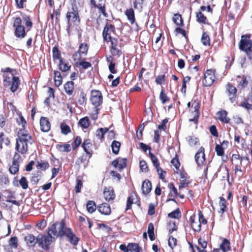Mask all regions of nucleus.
<instances>
[{
  "mask_svg": "<svg viewBox=\"0 0 252 252\" xmlns=\"http://www.w3.org/2000/svg\"><path fill=\"white\" fill-rule=\"evenodd\" d=\"M20 16L15 15L12 18V27L15 36L19 39H23L27 35V32L31 30L33 23L32 17L22 11H18Z\"/></svg>",
  "mask_w": 252,
  "mask_h": 252,
  "instance_id": "f257e3e1",
  "label": "nucleus"
},
{
  "mask_svg": "<svg viewBox=\"0 0 252 252\" xmlns=\"http://www.w3.org/2000/svg\"><path fill=\"white\" fill-rule=\"evenodd\" d=\"M49 228L56 239L66 237L68 242L73 246H76L79 241V238L73 232L72 228L67 226L65 218L54 222Z\"/></svg>",
  "mask_w": 252,
  "mask_h": 252,
  "instance_id": "f03ea898",
  "label": "nucleus"
},
{
  "mask_svg": "<svg viewBox=\"0 0 252 252\" xmlns=\"http://www.w3.org/2000/svg\"><path fill=\"white\" fill-rule=\"evenodd\" d=\"M33 139L30 133L24 128H20L17 134L14 154L26 155L28 153L29 144H32Z\"/></svg>",
  "mask_w": 252,
  "mask_h": 252,
  "instance_id": "7ed1b4c3",
  "label": "nucleus"
},
{
  "mask_svg": "<svg viewBox=\"0 0 252 252\" xmlns=\"http://www.w3.org/2000/svg\"><path fill=\"white\" fill-rule=\"evenodd\" d=\"M15 69L10 67L1 68V71L3 72V86L5 88H9L11 92L14 93L19 88L21 80L19 77L15 76L13 72Z\"/></svg>",
  "mask_w": 252,
  "mask_h": 252,
  "instance_id": "20e7f679",
  "label": "nucleus"
},
{
  "mask_svg": "<svg viewBox=\"0 0 252 252\" xmlns=\"http://www.w3.org/2000/svg\"><path fill=\"white\" fill-rule=\"evenodd\" d=\"M65 18L67 21L66 31L68 36H70L71 29L78 27L81 22L78 7L75 3H72L70 7L68 8Z\"/></svg>",
  "mask_w": 252,
  "mask_h": 252,
  "instance_id": "39448f33",
  "label": "nucleus"
},
{
  "mask_svg": "<svg viewBox=\"0 0 252 252\" xmlns=\"http://www.w3.org/2000/svg\"><path fill=\"white\" fill-rule=\"evenodd\" d=\"M231 161L232 164L235 165L234 172L235 174L238 172H242L251 163L248 157H241L238 152L232 155Z\"/></svg>",
  "mask_w": 252,
  "mask_h": 252,
  "instance_id": "423d86ee",
  "label": "nucleus"
},
{
  "mask_svg": "<svg viewBox=\"0 0 252 252\" xmlns=\"http://www.w3.org/2000/svg\"><path fill=\"white\" fill-rule=\"evenodd\" d=\"M47 235L42 234L37 235L38 246L46 252L50 250L52 243L56 240L49 227L47 229Z\"/></svg>",
  "mask_w": 252,
  "mask_h": 252,
  "instance_id": "0eeeda50",
  "label": "nucleus"
},
{
  "mask_svg": "<svg viewBox=\"0 0 252 252\" xmlns=\"http://www.w3.org/2000/svg\"><path fill=\"white\" fill-rule=\"evenodd\" d=\"M239 48L246 54L250 60L252 59V40L251 34H243L241 36Z\"/></svg>",
  "mask_w": 252,
  "mask_h": 252,
  "instance_id": "6e6552de",
  "label": "nucleus"
},
{
  "mask_svg": "<svg viewBox=\"0 0 252 252\" xmlns=\"http://www.w3.org/2000/svg\"><path fill=\"white\" fill-rule=\"evenodd\" d=\"M123 39L116 38L109 41L110 45L109 50L112 57L119 58L123 55L122 48L124 46V44L122 43Z\"/></svg>",
  "mask_w": 252,
  "mask_h": 252,
  "instance_id": "1a4fd4ad",
  "label": "nucleus"
},
{
  "mask_svg": "<svg viewBox=\"0 0 252 252\" xmlns=\"http://www.w3.org/2000/svg\"><path fill=\"white\" fill-rule=\"evenodd\" d=\"M87 100V94L83 89L76 90L73 95L69 98L71 103L81 106L86 104Z\"/></svg>",
  "mask_w": 252,
  "mask_h": 252,
  "instance_id": "9d476101",
  "label": "nucleus"
},
{
  "mask_svg": "<svg viewBox=\"0 0 252 252\" xmlns=\"http://www.w3.org/2000/svg\"><path fill=\"white\" fill-rule=\"evenodd\" d=\"M89 49V45L85 42H82L79 40V44L78 50L75 52L72 55L73 60H80L82 58L86 57Z\"/></svg>",
  "mask_w": 252,
  "mask_h": 252,
  "instance_id": "9b49d317",
  "label": "nucleus"
},
{
  "mask_svg": "<svg viewBox=\"0 0 252 252\" xmlns=\"http://www.w3.org/2000/svg\"><path fill=\"white\" fill-rule=\"evenodd\" d=\"M112 34H116V28L114 25L106 23L103 28L102 32V37L104 41L109 42L115 37L112 36Z\"/></svg>",
  "mask_w": 252,
  "mask_h": 252,
  "instance_id": "f8f14e48",
  "label": "nucleus"
},
{
  "mask_svg": "<svg viewBox=\"0 0 252 252\" xmlns=\"http://www.w3.org/2000/svg\"><path fill=\"white\" fill-rule=\"evenodd\" d=\"M215 69H207L204 74L202 83L205 87H210L216 79Z\"/></svg>",
  "mask_w": 252,
  "mask_h": 252,
  "instance_id": "ddd939ff",
  "label": "nucleus"
},
{
  "mask_svg": "<svg viewBox=\"0 0 252 252\" xmlns=\"http://www.w3.org/2000/svg\"><path fill=\"white\" fill-rule=\"evenodd\" d=\"M225 94L231 103L236 102L238 97L237 89L236 87L230 83H228L225 86Z\"/></svg>",
  "mask_w": 252,
  "mask_h": 252,
  "instance_id": "4468645a",
  "label": "nucleus"
},
{
  "mask_svg": "<svg viewBox=\"0 0 252 252\" xmlns=\"http://www.w3.org/2000/svg\"><path fill=\"white\" fill-rule=\"evenodd\" d=\"M90 101L94 108L98 107L103 103V96L99 90H93L91 93Z\"/></svg>",
  "mask_w": 252,
  "mask_h": 252,
  "instance_id": "2eb2a0df",
  "label": "nucleus"
},
{
  "mask_svg": "<svg viewBox=\"0 0 252 252\" xmlns=\"http://www.w3.org/2000/svg\"><path fill=\"white\" fill-rule=\"evenodd\" d=\"M90 6L92 9L97 8L99 13L102 14L105 17H108V14L106 11L105 2L103 0H98V1L95 0H90Z\"/></svg>",
  "mask_w": 252,
  "mask_h": 252,
  "instance_id": "dca6fc26",
  "label": "nucleus"
},
{
  "mask_svg": "<svg viewBox=\"0 0 252 252\" xmlns=\"http://www.w3.org/2000/svg\"><path fill=\"white\" fill-rule=\"evenodd\" d=\"M21 160V157L20 155H18V153L14 154L12 164L9 167V171L10 174L15 175L19 172Z\"/></svg>",
  "mask_w": 252,
  "mask_h": 252,
  "instance_id": "f3484780",
  "label": "nucleus"
},
{
  "mask_svg": "<svg viewBox=\"0 0 252 252\" xmlns=\"http://www.w3.org/2000/svg\"><path fill=\"white\" fill-rule=\"evenodd\" d=\"M26 246L29 250L33 249L37 244V236L35 237L33 234L28 233L24 238Z\"/></svg>",
  "mask_w": 252,
  "mask_h": 252,
  "instance_id": "a211bd4d",
  "label": "nucleus"
},
{
  "mask_svg": "<svg viewBox=\"0 0 252 252\" xmlns=\"http://www.w3.org/2000/svg\"><path fill=\"white\" fill-rule=\"evenodd\" d=\"M89 156L83 154L79 157L77 158L75 162V165L78 168L83 167L84 169L86 168L89 163L90 158Z\"/></svg>",
  "mask_w": 252,
  "mask_h": 252,
  "instance_id": "6ab92c4d",
  "label": "nucleus"
},
{
  "mask_svg": "<svg viewBox=\"0 0 252 252\" xmlns=\"http://www.w3.org/2000/svg\"><path fill=\"white\" fill-rule=\"evenodd\" d=\"M205 149L201 146L195 155V160L198 166H202L205 163Z\"/></svg>",
  "mask_w": 252,
  "mask_h": 252,
  "instance_id": "aec40b11",
  "label": "nucleus"
},
{
  "mask_svg": "<svg viewBox=\"0 0 252 252\" xmlns=\"http://www.w3.org/2000/svg\"><path fill=\"white\" fill-rule=\"evenodd\" d=\"M180 176L182 180H181L180 185L179 186V189L187 187L191 183L190 177L185 171H181L180 173Z\"/></svg>",
  "mask_w": 252,
  "mask_h": 252,
  "instance_id": "412c9836",
  "label": "nucleus"
},
{
  "mask_svg": "<svg viewBox=\"0 0 252 252\" xmlns=\"http://www.w3.org/2000/svg\"><path fill=\"white\" fill-rule=\"evenodd\" d=\"M216 115L217 116V119L221 123L223 124H230V119L228 117V113L226 110L221 109L217 112Z\"/></svg>",
  "mask_w": 252,
  "mask_h": 252,
  "instance_id": "4be33fe9",
  "label": "nucleus"
},
{
  "mask_svg": "<svg viewBox=\"0 0 252 252\" xmlns=\"http://www.w3.org/2000/svg\"><path fill=\"white\" fill-rule=\"evenodd\" d=\"M127 159L126 158H122L119 157L114 160L111 164L116 168H118L119 171H121L126 166Z\"/></svg>",
  "mask_w": 252,
  "mask_h": 252,
  "instance_id": "5701e85b",
  "label": "nucleus"
},
{
  "mask_svg": "<svg viewBox=\"0 0 252 252\" xmlns=\"http://www.w3.org/2000/svg\"><path fill=\"white\" fill-rule=\"evenodd\" d=\"M40 128L43 132H48L51 129V123L47 117H41L40 119Z\"/></svg>",
  "mask_w": 252,
  "mask_h": 252,
  "instance_id": "b1692460",
  "label": "nucleus"
},
{
  "mask_svg": "<svg viewBox=\"0 0 252 252\" xmlns=\"http://www.w3.org/2000/svg\"><path fill=\"white\" fill-rule=\"evenodd\" d=\"M63 90L66 95L69 96L73 95L75 92V83L73 81H68L63 85Z\"/></svg>",
  "mask_w": 252,
  "mask_h": 252,
  "instance_id": "393cba45",
  "label": "nucleus"
},
{
  "mask_svg": "<svg viewBox=\"0 0 252 252\" xmlns=\"http://www.w3.org/2000/svg\"><path fill=\"white\" fill-rule=\"evenodd\" d=\"M93 145L91 140L89 139H84L82 144V147L86 153V154L89 156V158H91L93 155Z\"/></svg>",
  "mask_w": 252,
  "mask_h": 252,
  "instance_id": "a878e982",
  "label": "nucleus"
},
{
  "mask_svg": "<svg viewBox=\"0 0 252 252\" xmlns=\"http://www.w3.org/2000/svg\"><path fill=\"white\" fill-rule=\"evenodd\" d=\"M11 144V140L8 135L3 131H0V151H1L3 147L9 146Z\"/></svg>",
  "mask_w": 252,
  "mask_h": 252,
  "instance_id": "bb28decb",
  "label": "nucleus"
},
{
  "mask_svg": "<svg viewBox=\"0 0 252 252\" xmlns=\"http://www.w3.org/2000/svg\"><path fill=\"white\" fill-rule=\"evenodd\" d=\"M74 62V65L80 69L86 70L92 67V64L90 62L86 61V59L84 57L80 60H73Z\"/></svg>",
  "mask_w": 252,
  "mask_h": 252,
  "instance_id": "cd10ccee",
  "label": "nucleus"
},
{
  "mask_svg": "<svg viewBox=\"0 0 252 252\" xmlns=\"http://www.w3.org/2000/svg\"><path fill=\"white\" fill-rule=\"evenodd\" d=\"M189 221L192 229L196 232H199L201 230V223L199 220L195 219V215L194 214L189 217Z\"/></svg>",
  "mask_w": 252,
  "mask_h": 252,
  "instance_id": "c85d7f7f",
  "label": "nucleus"
},
{
  "mask_svg": "<svg viewBox=\"0 0 252 252\" xmlns=\"http://www.w3.org/2000/svg\"><path fill=\"white\" fill-rule=\"evenodd\" d=\"M98 211L103 215L108 216L111 213V209L110 205L104 202L97 206Z\"/></svg>",
  "mask_w": 252,
  "mask_h": 252,
  "instance_id": "c756f323",
  "label": "nucleus"
},
{
  "mask_svg": "<svg viewBox=\"0 0 252 252\" xmlns=\"http://www.w3.org/2000/svg\"><path fill=\"white\" fill-rule=\"evenodd\" d=\"M248 100H252V87L251 92L248 94L247 98H245L243 101L240 104V106L246 109L248 112L252 111V104L248 103Z\"/></svg>",
  "mask_w": 252,
  "mask_h": 252,
  "instance_id": "7c9ffc66",
  "label": "nucleus"
},
{
  "mask_svg": "<svg viewBox=\"0 0 252 252\" xmlns=\"http://www.w3.org/2000/svg\"><path fill=\"white\" fill-rule=\"evenodd\" d=\"M71 67V65L65 59L63 58L59 61L58 68L62 72H67L70 69Z\"/></svg>",
  "mask_w": 252,
  "mask_h": 252,
  "instance_id": "2f4dec72",
  "label": "nucleus"
},
{
  "mask_svg": "<svg viewBox=\"0 0 252 252\" xmlns=\"http://www.w3.org/2000/svg\"><path fill=\"white\" fill-rule=\"evenodd\" d=\"M104 197L105 199L109 202L113 200L115 197V194L113 188H105L103 192Z\"/></svg>",
  "mask_w": 252,
  "mask_h": 252,
  "instance_id": "473e14b6",
  "label": "nucleus"
},
{
  "mask_svg": "<svg viewBox=\"0 0 252 252\" xmlns=\"http://www.w3.org/2000/svg\"><path fill=\"white\" fill-rule=\"evenodd\" d=\"M152 183L148 179H146L142 184L141 189L144 194H148L152 190Z\"/></svg>",
  "mask_w": 252,
  "mask_h": 252,
  "instance_id": "72a5a7b5",
  "label": "nucleus"
},
{
  "mask_svg": "<svg viewBox=\"0 0 252 252\" xmlns=\"http://www.w3.org/2000/svg\"><path fill=\"white\" fill-rule=\"evenodd\" d=\"M220 250H221L223 252H228L231 249L230 241L227 239L223 238L220 245Z\"/></svg>",
  "mask_w": 252,
  "mask_h": 252,
  "instance_id": "f704fd0d",
  "label": "nucleus"
},
{
  "mask_svg": "<svg viewBox=\"0 0 252 252\" xmlns=\"http://www.w3.org/2000/svg\"><path fill=\"white\" fill-rule=\"evenodd\" d=\"M125 15L131 24L135 22V13L132 8H129L125 11Z\"/></svg>",
  "mask_w": 252,
  "mask_h": 252,
  "instance_id": "c9c22d12",
  "label": "nucleus"
},
{
  "mask_svg": "<svg viewBox=\"0 0 252 252\" xmlns=\"http://www.w3.org/2000/svg\"><path fill=\"white\" fill-rule=\"evenodd\" d=\"M54 81L55 86L58 87L63 83V77L61 72L58 70L54 71Z\"/></svg>",
  "mask_w": 252,
  "mask_h": 252,
  "instance_id": "e433bc0d",
  "label": "nucleus"
},
{
  "mask_svg": "<svg viewBox=\"0 0 252 252\" xmlns=\"http://www.w3.org/2000/svg\"><path fill=\"white\" fill-rule=\"evenodd\" d=\"M168 187L170 189L169 196L172 197V198L168 199V200L173 201L176 202L175 198L177 197L178 195V193L177 189L175 187L173 183H170L168 185Z\"/></svg>",
  "mask_w": 252,
  "mask_h": 252,
  "instance_id": "4c0bfd02",
  "label": "nucleus"
},
{
  "mask_svg": "<svg viewBox=\"0 0 252 252\" xmlns=\"http://www.w3.org/2000/svg\"><path fill=\"white\" fill-rule=\"evenodd\" d=\"M52 57L54 62L56 60L60 61L63 58L62 57L61 52L57 45L55 46L52 49Z\"/></svg>",
  "mask_w": 252,
  "mask_h": 252,
  "instance_id": "58836bf2",
  "label": "nucleus"
},
{
  "mask_svg": "<svg viewBox=\"0 0 252 252\" xmlns=\"http://www.w3.org/2000/svg\"><path fill=\"white\" fill-rule=\"evenodd\" d=\"M10 184L8 175L4 173L0 174V188H3Z\"/></svg>",
  "mask_w": 252,
  "mask_h": 252,
  "instance_id": "ea45409f",
  "label": "nucleus"
},
{
  "mask_svg": "<svg viewBox=\"0 0 252 252\" xmlns=\"http://www.w3.org/2000/svg\"><path fill=\"white\" fill-rule=\"evenodd\" d=\"M86 209L88 213L92 214L97 209V206L93 200H89L86 203Z\"/></svg>",
  "mask_w": 252,
  "mask_h": 252,
  "instance_id": "a19ab883",
  "label": "nucleus"
},
{
  "mask_svg": "<svg viewBox=\"0 0 252 252\" xmlns=\"http://www.w3.org/2000/svg\"><path fill=\"white\" fill-rule=\"evenodd\" d=\"M234 141L242 149H246L247 147L246 140L240 135L236 134L234 135Z\"/></svg>",
  "mask_w": 252,
  "mask_h": 252,
  "instance_id": "79ce46f5",
  "label": "nucleus"
},
{
  "mask_svg": "<svg viewBox=\"0 0 252 252\" xmlns=\"http://www.w3.org/2000/svg\"><path fill=\"white\" fill-rule=\"evenodd\" d=\"M57 149L61 152L68 153L71 151V148L70 144L65 143L63 144H57L56 145Z\"/></svg>",
  "mask_w": 252,
  "mask_h": 252,
  "instance_id": "37998d69",
  "label": "nucleus"
},
{
  "mask_svg": "<svg viewBox=\"0 0 252 252\" xmlns=\"http://www.w3.org/2000/svg\"><path fill=\"white\" fill-rule=\"evenodd\" d=\"M109 128H99L96 131V135L101 141H103L104 139L105 134L109 131Z\"/></svg>",
  "mask_w": 252,
  "mask_h": 252,
  "instance_id": "c03bdc74",
  "label": "nucleus"
},
{
  "mask_svg": "<svg viewBox=\"0 0 252 252\" xmlns=\"http://www.w3.org/2000/svg\"><path fill=\"white\" fill-rule=\"evenodd\" d=\"M196 17L197 21L201 24H208L207 18L201 11H198L196 13Z\"/></svg>",
  "mask_w": 252,
  "mask_h": 252,
  "instance_id": "a18cd8bd",
  "label": "nucleus"
},
{
  "mask_svg": "<svg viewBox=\"0 0 252 252\" xmlns=\"http://www.w3.org/2000/svg\"><path fill=\"white\" fill-rule=\"evenodd\" d=\"M128 252H143L142 249L138 244L134 243H128Z\"/></svg>",
  "mask_w": 252,
  "mask_h": 252,
  "instance_id": "49530a36",
  "label": "nucleus"
},
{
  "mask_svg": "<svg viewBox=\"0 0 252 252\" xmlns=\"http://www.w3.org/2000/svg\"><path fill=\"white\" fill-rule=\"evenodd\" d=\"M173 21L176 25L180 27L184 26V20L181 14L179 13L174 14Z\"/></svg>",
  "mask_w": 252,
  "mask_h": 252,
  "instance_id": "de8ad7c7",
  "label": "nucleus"
},
{
  "mask_svg": "<svg viewBox=\"0 0 252 252\" xmlns=\"http://www.w3.org/2000/svg\"><path fill=\"white\" fill-rule=\"evenodd\" d=\"M9 194L7 195V199L6 200V202L12 203V204L16 205V206H19L20 204L19 201L14 200L15 198V196L14 195V193L11 190H7Z\"/></svg>",
  "mask_w": 252,
  "mask_h": 252,
  "instance_id": "09e8293b",
  "label": "nucleus"
},
{
  "mask_svg": "<svg viewBox=\"0 0 252 252\" xmlns=\"http://www.w3.org/2000/svg\"><path fill=\"white\" fill-rule=\"evenodd\" d=\"M190 116L189 122H192L194 124L197 125L198 123V119L200 116V111L190 112Z\"/></svg>",
  "mask_w": 252,
  "mask_h": 252,
  "instance_id": "8fccbe9b",
  "label": "nucleus"
},
{
  "mask_svg": "<svg viewBox=\"0 0 252 252\" xmlns=\"http://www.w3.org/2000/svg\"><path fill=\"white\" fill-rule=\"evenodd\" d=\"M149 155L153 165H154L156 169V170H159V168L160 167V164L159 160L157 158V157L155 155H154L153 153H152L151 152H149Z\"/></svg>",
  "mask_w": 252,
  "mask_h": 252,
  "instance_id": "3c124183",
  "label": "nucleus"
},
{
  "mask_svg": "<svg viewBox=\"0 0 252 252\" xmlns=\"http://www.w3.org/2000/svg\"><path fill=\"white\" fill-rule=\"evenodd\" d=\"M219 204L220 207V210L219 211V212L222 214L225 211H226L227 209L226 201L224 197L222 196L220 197V201Z\"/></svg>",
  "mask_w": 252,
  "mask_h": 252,
  "instance_id": "603ef678",
  "label": "nucleus"
},
{
  "mask_svg": "<svg viewBox=\"0 0 252 252\" xmlns=\"http://www.w3.org/2000/svg\"><path fill=\"white\" fill-rule=\"evenodd\" d=\"M149 238L151 241H154L155 240L156 237L154 234V224L150 222L148 224V231Z\"/></svg>",
  "mask_w": 252,
  "mask_h": 252,
  "instance_id": "864d4df0",
  "label": "nucleus"
},
{
  "mask_svg": "<svg viewBox=\"0 0 252 252\" xmlns=\"http://www.w3.org/2000/svg\"><path fill=\"white\" fill-rule=\"evenodd\" d=\"M8 245L10 248L16 249L18 247V239L16 236L11 237L8 241Z\"/></svg>",
  "mask_w": 252,
  "mask_h": 252,
  "instance_id": "5fc2aeb1",
  "label": "nucleus"
},
{
  "mask_svg": "<svg viewBox=\"0 0 252 252\" xmlns=\"http://www.w3.org/2000/svg\"><path fill=\"white\" fill-rule=\"evenodd\" d=\"M79 124L83 128H87L90 125V121L88 117H85L81 119L79 121Z\"/></svg>",
  "mask_w": 252,
  "mask_h": 252,
  "instance_id": "6e6d98bb",
  "label": "nucleus"
},
{
  "mask_svg": "<svg viewBox=\"0 0 252 252\" xmlns=\"http://www.w3.org/2000/svg\"><path fill=\"white\" fill-rule=\"evenodd\" d=\"M36 166L38 169L45 170L49 167V164L48 161L41 160L37 162Z\"/></svg>",
  "mask_w": 252,
  "mask_h": 252,
  "instance_id": "4d7b16f0",
  "label": "nucleus"
},
{
  "mask_svg": "<svg viewBox=\"0 0 252 252\" xmlns=\"http://www.w3.org/2000/svg\"><path fill=\"white\" fill-rule=\"evenodd\" d=\"M120 146L121 143L120 142L116 140L113 141L111 144L112 152L115 155L118 154L119 152Z\"/></svg>",
  "mask_w": 252,
  "mask_h": 252,
  "instance_id": "13d9d810",
  "label": "nucleus"
},
{
  "mask_svg": "<svg viewBox=\"0 0 252 252\" xmlns=\"http://www.w3.org/2000/svg\"><path fill=\"white\" fill-rule=\"evenodd\" d=\"M200 104L196 100H192L191 106L189 109V113L200 111Z\"/></svg>",
  "mask_w": 252,
  "mask_h": 252,
  "instance_id": "bf43d9fd",
  "label": "nucleus"
},
{
  "mask_svg": "<svg viewBox=\"0 0 252 252\" xmlns=\"http://www.w3.org/2000/svg\"><path fill=\"white\" fill-rule=\"evenodd\" d=\"M202 43L205 46H209L210 44V39L208 34L206 32H204L202 33V37L201 38Z\"/></svg>",
  "mask_w": 252,
  "mask_h": 252,
  "instance_id": "052dcab7",
  "label": "nucleus"
},
{
  "mask_svg": "<svg viewBox=\"0 0 252 252\" xmlns=\"http://www.w3.org/2000/svg\"><path fill=\"white\" fill-rule=\"evenodd\" d=\"M61 132L64 134L67 135L71 132V129L69 126L64 123H62L60 125Z\"/></svg>",
  "mask_w": 252,
  "mask_h": 252,
  "instance_id": "680f3d73",
  "label": "nucleus"
},
{
  "mask_svg": "<svg viewBox=\"0 0 252 252\" xmlns=\"http://www.w3.org/2000/svg\"><path fill=\"white\" fill-rule=\"evenodd\" d=\"M97 229L102 230L107 233H109L112 230L111 228L109 226L104 223H97Z\"/></svg>",
  "mask_w": 252,
  "mask_h": 252,
  "instance_id": "e2e57ef3",
  "label": "nucleus"
},
{
  "mask_svg": "<svg viewBox=\"0 0 252 252\" xmlns=\"http://www.w3.org/2000/svg\"><path fill=\"white\" fill-rule=\"evenodd\" d=\"M241 78V81L238 82V87H241V88H245L248 84V81L247 80V78L245 75H243L242 77L238 76L237 78Z\"/></svg>",
  "mask_w": 252,
  "mask_h": 252,
  "instance_id": "0e129e2a",
  "label": "nucleus"
},
{
  "mask_svg": "<svg viewBox=\"0 0 252 252\" xmlns=\"http://www.w3.org/2000/svg\"><path fill=\"white\" fill-rule=\"evenodd\" d=\"M112 59L113 57L111 56L107 58L108 62L110 63L109 65V69L111 73L115 74L117 73V70L115 69V64L113 63Z\"/></svg>",
  "mask_w": 252,
  "mask_h": 252,
  "instance_id": "69168bd1",
  "label": "nucleus"
},
{
  "mask_svg": "<svg viewBox=\"0 0 252 252\" xmlns=\"http://www.w3.org/2000/svg\"><path fill=\"white\" fill-rule=\"evenodd\" d=\"M81 143H82L81 138L79 136H76L74 138L73 142L72 143L73 150H76L78 148V147L80 146V145L81 144Z\"/></svg>",
  "mask_w": 252,
  "mask_h": 252,
  "instance_id": "338daca9",
  "label": "nucleus"
},
{
  "mask_svg": "<svg viewBox=\"0 0 252 252\" xmlns=\"http://www.w3.org/2000/svg\"><path fill=\"white\" fill-rule=\"evenodd\" d=\"M188 143L190 146H194L199 144V140L197 137L189 136Z\"/></svg>",
  "mask_w": 252,
  "mask_h": 252,
  "instance_id": "774afa93",
  "label": "nucleus"
}]
</instances>
